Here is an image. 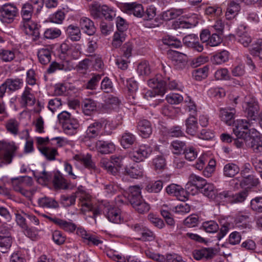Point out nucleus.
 Wrapping results in <instances>:
<instances>
[{
	"label": "nucleus",
	"mask_w": 262,
	"mask_h": 262,
	"mask_svg": "<svg viewBox=\"0 0 262 262\" xmlns=\"http://www.w3.org/2000/svg\"><path fill=\"white\" fill-rule=\"evenodd\" d=\"M229 59V53L228 51L223 50L219 53H216L213 56L212 61L213 63L216 64H221L227 61Z\"/></svg>",
	"instance_id": "obj_40"
},
{
	"label": "nucleus",
	"mask_w": 262,
	"mask_h": 262,
	"mask_svg": "<svg viewBox=\"0 0 262 262\" xmlns=\"http://www.w3.org/2000/svg\"><path fill=\"white\" fill-rule=\"evenodd\" d=\"M186 133L191 136L196 134L198 130V125L196 119L194 116H190L185 121Z\"/></svg>",
	"instance_id": "obj_26"
},
{
	"label": "nucleus",
	"mask_w": 262,
	"mask_h": 262,
	"mask_svg": "<svg viewBox=\"0 0 262 262\" xmlns=\"http://www.w3.org/2000/svg\"><path fill=\"white\" fill-rule=\"evenodd\" d=\"M65 17V14L62 11H57L49 18V21L57 24H61Z\"/></svg>",
	"instance_id": "obj_56"
},
{
	"label": "nucleus",
	"mask_w": 262,
	"mask_h": 262,
	"mask_svg": "<svg viewBox=\"0 0 262 262\" xmlns=\"http://www.w3.org/2000/svg\"><path fill=\"white\" fill-rule=\"evenodd\" d=\"M125 201L119 199L118 202L124 203V202L129 203L132 207L139 213H144L149 211V205L142 198H124Z\"/></svg>",
	"instance_id": "obj_7"
},
{
	"label": "nucleus",
	"mask_w": 262,
	"mask_h": 262,
	"mask_svg": "<svg viewBox=\"0 0 262 262\" xmlns=\"http://www.w3.org/2000/svg\"><path fill=\"white\" fill-rule=\"evenodd\" d=\"M251 207L253 210L262 212V198H255L251 201Z\"/></svg>",
	"instance_id": "obj_64"
},
{
	"label": "nucleus",
	"mask_w": 262,
	"mask_h": 262,
	"mask_svg": "<svg viewBox=\"0 0 262 262\" xmlns=\"http://www.w3.org/2000/svg\"><path fill=\"white\" fill-rule=\"evenodd\" d=\"M240 10V7L238 4L231 2L228 5L226 12V17L227 19L233 18Z\"/></svg>",
	"instance_id": "obj_36"
},
{
	"label": "nucleus",
	"mask_w": 262,
	"mask_h": 262,
	"mask_svg": "<svg viewBox=\"0 0 262 262\" xmlns=\"http://www.w3.org/2000/svg\"><path fill=\"white\" fill-rule=\"evenodd\" d=\"M234 222L236 227L243 232L250 230L252 227V221L247 213H238L236 215Z\"/></svg>",
	"instance_id": "obj_9"
},
{
	"label": "nucleus",
	"mask_w": 262,
	"mask_h": 262,
	"mask_svg": "<svg viewBox=\"0 0 262 262\" xmlns=\"http://www.w3.org/2000/svg\"><path fill=\"white\" fill-rule=\"evenodd\" d=\"M12 243V239L11 236L0 237V251L3 253L6 252L11 247Z\"/></svg>",
	"instance_id": "obj_51"
},
{
	"label": "nucleus",
	"mask_w": 262,
	"mask_h": 262,
	"mask_svg": "<svg viewBox=\"0 0 262 262\" xmlns=\"http://www.w3.org/2000/svg\"><path fill=\"white\" fill-rule=\"evenodd\" d=\"M20 28L27 35L34 37L33 39L36 40L39 36V32L37 24L32 19L27 21H21Z\"/></svg>",
	"instance_id": "obj_11"
},
{
	"label": "nucleus",
	"mask_w": 262,
	"mask_h": 262,
	"mask_svg": "<svg viewBox=\"0 0 262 262\" xmlns=\"http://www.w3.org/2000/svg\"><path fill=\"white\" fill-rule=\"evenodd\" d=\"M138 128L141 136L145 138L148 137L152 133L150 123L147 120L140 121L138 123Z\"/></svg>",
	"instance_id": "obj_25"
},
{
	"label": "nucleus",
	"mask_w": 262,
	"mask_h": 262,
	"mask_svg": "<svg viewBox=\"0 0 262 262\" xmlns=\"http://www.w3.org/2000/svg\"><path fill=\"white\" fill-rule=\"evenodd\" d=\"M167 194L173 196H185V191L182 187L176 184H171L166 188Z\"/></svg>",
	"instance_id": "obj_24"
},
{
	"label": "nucleus",
	"mask_w": 262,
	"mask_h": 262,
	"mask_svg": "<svg viewBox=\"0 0 262 262\" xmlns=\"http://www.w3.org/2000/svg\"><path fill=\"white\" fill-rule=\"evenodd\" d=\"M101 89L105 93H111L113 91V84L111 80L105 77L101 83Z\"/></svg>",
	"instance_id": "obj_62"
},
{
	"label": "nucleus",
	"mask_w": 262,
	"mask_h": 262,
	"mask_svg": "<svg viewBox=\"0 0 262 262\" xmlns=\"http://www.w3.org/2000/svg\"><path fill=\"white\" fill-rule=\"evenodd\" d=\"M214 77L216 80H228L230 78L229 71L226 68L217 70L214 73Z\"/></svg>",
	"instance_id": "obj_57"
},
{
	"label": "nucleus",
	"mask_w": 262,
	"mask_h": 262,
	"mask_svg": "<svg viewBox=\"0 0 262 262\" xmlns=\"http://www.w3.org/2000/svg\"><path fill=\"white\" fill-rule=\"evenodd\" d=\"M33 7L31 4L25 3L23 5L21 10V21H27L32 19Z\"/></svg>",
	"instance_id": "obj_38"
},
{
	"label": "nucleus",
	"mask_w": 262,
	"mask_h": 262,
	"mask_svg": "<svg viewBox=\"0 0 262 262\" xmlns=\"http://www.w3.org/2000/svg\"><path fill=\"white\" fill-rule=\"evenodd\" d=\"M39 206L46 208H56L58 204L53 198H40L38 200Z\"/></svg>",
	"instance_id": "obj_39"
},
{
	"label": "nucleus",
	"mask_w": 262,
	"mask_h": 262,
	"mask_svg": "<svg viewBox=\"0 0 262 262\" xmlns=\"http://www.w3.org/2000/svg\"><path fill=\"white\" fill-rule=\"evenodd\" d=\"M81 29L89 35H93L96 31V28L94 23L89 18L82 17L79 21Z\"/></svg>",
	"instance_id": "obj_19"
},
{
	"label": "nucleus",
	"mask_w": 262,
	"mask_h": 262,
	"mask_svg": "<svg viewBox=\"0 0 262 262\" xmlns=\"http://www.w3.org/2000/svg\"><path fill=\"white\" fill-rule=\"evenodd\" d=\"M100 166L108 172L114 174L117 172V168L113 166L112 162L108 159L102 158L100 161Z\"/></svg>",
	"instance_id": "obj_54"
},
{
	"label": "nucleus",
	"mask_w": 262,
	"mask_h": 262,
	"mask_svg": "<svg viewBox=\"0 0 262 262\" xmlns=\"http://www.w3.org/2000/svg\"><path fill=\"white\" fill-rule=\"evenodd\" d=\"M21 99L23 103L28 105H33L35 103V97L31 93V89L27 88L24 91L22 96Z\"/></svg>",
	"instance_id": "obj_42"
},
{
	"label": "nucleus",
	"mask_w": 262,
	"mask_h": 262,
	"mask_svg": "<svg viewBox=\"0 0 262 262\" xmlns=\"http://www.w3.org/2000/svg\"><path fill=\"white\" fill-rule=\"evenodd\" d=\"M82 108L83 113L89 115L92 112L96 110L97 103L94 100L86 99L83 102Z\"/></svg>",
	"instance_id": "obj_35"
},
{
	"label": "nucleus",
	"mask_w": 262,
	"mask_h": 262,
	"mask_svg": "<svg viewBox=\"0 0 262 262\" xmlns=\"http://www.w3.org/2000/svg\"><path fill=\"white\" fill-rule=\"evenodd\" d=\"M35 177L39 184L47 185L51 182L53 175L50 172L43 170L42 172L35 174Z\"/></svg>",
	"instance_id": "obj_32"
},
{
	"label": "nucleus",
	"mask_w": 262,
	"mask_h": 262,
	"mask_svg": "<svg viewBox=\"0 0 262 262\" xmlns=\"http://www.w3.org/2000/svg\"><path fill=\"white\" fill-rule=\"evenodd\" d=\"M22 84V81L19 79H8L5 81V85L10 91H14L19 89Z\"/></svg>",
	"instance_id": "obj_43"
},
{
	"label": "nucleus",
	"mask_w": 262,
	"mask_h": 262,
	"mask_svg": "<svg viewBox=\"0 0 262 262\" xmlns=\"http://www.w3.org/2000/svg\"><path fill=\"white\" fill-rule=\"evenodd\" d=\"M245 140V144L254 152L262 151V136H248V139Z\"/></svg>",
	"instance_id": "obj_16"
},
{
	"label": "nucleus",
	"mask_w": 262,
	"mask_h": 262,
	"mask_svg": "<svg viewBox=\"0 0 262 262\" xmlns=\"http://www.w3.org/2000/svg\"><path fill=\"white\" fill-rule=\"evenodd\" d=\"M180 200L183 202L174 207L173 211L177 213L181 214L188 213L190 210V205L185 202L186 201L185 199Z\"/></svg>",
	"instance_id": "obj_46"
},
{
	"label": "nucleus",
	"mask_w": 262,
	"mask_h": 262,
	"mask_svg": "<svg viewBox=\"0 0 262 262\" xmlns=\"http://www.w3.org/2000/svg\"><path fill=\"white\" fill-rule=\"evenodd\" d=\"M101 78V75L100 74H94L92 77L88 81L86 84V88L90 90H94L99 81Z\"/></svg>",
	"instance_id": "obj_60"
},
{
	"label": "nucleus",
	"mask_w": 262,
	"mask_h": 262,
	"mask_svg": "<svg viewBox=\"0 0 262 262\" xmlns=\"http://www.w3.org/2000/svg\"><path fill=\"white\" fill-rule=\"evenodd\" d=\"M208 70L206 67L198 69L193 72V77L196 80H201L207 77Z\"/></svg>",
	"instance_id": "obj_58"
},
{
	"label": "nucleus",
	"mask_w": 262,
	"mask_h": 262,
	"mask_svg": "<svg viewBox=\"0 0 262 262\" xmlns=\"http://www.w3.org/2000/svg\"><path fill=\"white\" fill-rule=\"evenodd\" d=\"M244 112L248 118L255 120L257 117L259 107L257 101L254 98L246 97L243 104Z\"/></svg>",
	"instance_id": "obj_6"
},
{
	"label": "nucleus",
	"mask_w": 262,
	"mask_h": 262,
	"mask_svg": "<svg viewBox=\"0 0 262 262\" xmlns=\"http://www.w3.org/2000/svg\"><path fill=\"white\" fill-rule=\"evenodd\" d=\"M19 126V122L14 119H9L6 124V127L7 131L14 135H16L18 134Z\"/></svg>",
	"instance_id": "obj_41"
},
{
	"label": "nucleus",
	"mask_w": 262,
	"mask_h": 262,
	"mask_svg": "<svg viewBox=\"0 0 262 262\" xmlns=\"http://www.w3.org/2000/svg\"><path fill=\"white\" fill-rule=\"evenodd\" d=\"M110 125L109 122L104 118L95 120L88 127L85 132V137L88 139H92L99 136L110 135L111 132L106 130L107 126Z\"/></svg>",
	"instance_id": "obj_1"
},
{
	"label": "nucleus",
	"mask_w": 262,
	"mask_h": 262,
	"mask_svg": "<svg viewBox=\"0 0 262 262\" xmlns=\"http://www.w3.org/2000/svg\"><path fill=\"white\" fill-rule=\"evenodd\" d=\"M17 14L18 9L14 4L8 3L0 7V20L4 23H11Z\"/></svg>",
	"instance_id": "obj_4"
},
{
	"label": "nucleus",
	"mask_w": 262,
	"mask_h": 262,
	"mask_svg": "<svg viewBox=\"0 0 262 262\" xmlns=\"http://www.w3.org/2000/svg\"><path fill=\"white\" fill-rule=\"evenodd\" d=\"M57 225L64 231L71 232L75 231L76 228V226L74 224L60 219L57 223Z\"/></svg>",
	"instance_id": "obj_52"
},
{
	"label": "nucleus",
	"mask_w": 262,
	"mask_h": 262,
	"mask_svg": "<svg viewBox=\"0 0 262 262\" xmlns=\"http://www.w3.org/2000/svg\"><path fill=\"white\" fill-rule=\"evenodd\" d=\"M91 150H96L101 154H109L115 150V145L111 142L98 140L94 145H89Z\"/></svg>",
	"instance_id": "obj_10"
},
{
	"label": "nucleus",
	"mask_w": 262,
	"mask_h": 262,
	"mask_svg": "<svg viewBox=\"0 0 262 262\" xmlns=\"http://www.w3.org/2000/svg\"><path fill=\"white\" fill-rule=\"evenodd\" d=\"M171 146L173 153L177 155L181 154L182 151L184 152L186 148L185 143L178 140L172 141Z\"/></svg>",
	"instance_id": "obj_44"
},
{
	"label": "nucleus",
	"mask_w": 262,
	"mask_h": 262,
	"mask_svg": "<svg viewBox=\"0 0 262 262\" xmlns=\"http://www.w3.org/2000/svg\"><path fill=\"white\" fill-rule=\"evenodd\" d=\"M239 168L235 164L230 163L224 166V175L227 177L232 178L239 172Z\"/></svg>",
	"instance_id": "obj_34"
},
{
	"label": "nucleus",
	"mask_w": 262,
	"mask_h": 262,
	"mask_svg": "<svg viewBox=\"0 0 262 262\" xmlns=\"http://www.w3.org/2000/svg\"><path fill=\"white\" fill-rule=\"evenodd\" d=\"M98 203L100 208L103 207L105 209L106 216L110 222L117 224L120 222L121 211L118 207L105 200H99Z\"/></svg>",
	"instance_id": "obj_3"
},
{
	"label": "nucleus",
	"mask_w": 262,
	"mask_h": 262,
	"mask_svg": "<svg viewBox=\"0 0 262 262\" xmlns=\"http://www.w3.org/2000/svg\"><path fill=\"white\" fill-rule=\"evenodd\" d=\"M243 29H245V28H243ZM236 35L238 41L245 47H248L251 42V37L246 32L243 30V27L238 29Z\"/></svg>",
	"instance_id": "obj_31"
},
{
	"label": "nucleus",
	"mask_w": 262,
	"mask_h": 262,
	"mask_svg": "<svg viewBox=\"0 0 262 262\" xmlns=\"http://www.w3.org/2000/svg\"><path fill=\"white\" fill-rule=\"evenodd\" d=\"M235 112L234 108H222L220 111V117L227 125H231L234 121Z\"/></svg>",
	"instance_id": "obj_17"
},
{
	"label": "nucleus",
	"mask_w": 262,
	"mask_h": 262,
	"mask_svg": "<svg viewBox=\"0 0 262 262\" xmlns=\"http://www.w3.org/2000/svg\"><path fill=\"white\" fill-rule=\"evenodd\" d=\"M61 105V100L57 98L51 99L48 102V108L53 113L60 108Z\"/></svg>",
	"instance_id": "obj_63"
},
{
	"label": "nucleus",
	"mask_w": 262,
	"mask_h": 262,
	"mask_svg": "<svg viewBox=\"0 0 262 262\" xmlns=\"http://www.w3.org/2000/svg\"><path fill=\"white\" fill-rule=\"evenodd\" d=\"M172 61L175 68L178 70L184 69L187 66L186 56L177 51L172 52Z\"/></svg>",
	"instance_id": "obj_18"
},
{
	"label": "nucleus",
	"mask_w": 262,
	"mask_h": 262,
	"mask_svg": "<svg viewBox=\"0 0 262 262\" xmlns=\"http://www.w3.org/2000/svg\"><path fill=\"white\" fill-rule=\"evenodd\" d=\"M151 152L152 149L150 146L142 145L130 154V158L135 162H141L147 158Z\"/></svg>",
	"instance_id": "obj_12"
},
{
	"label": "nucleus",
	"mask_w": 262,
	"mask_h": 262,
	"mask_svg": "<svg viewBox=\"0 0 262 262\" xmlns=\"http://www.w3.org/2000/svg\"><path fill=\"white\" fill-rule=\"evenodd\" d=\"M125 8L130 14H133L138 17H142L144 15V9L141 4L137 3H126Z\"/></svg>",
	"instance_id": "obj_20"
},
{
	"label": "nucleus",
	"mask_w": 262,
	"mask_h": 262,
	"mask_svg": "<svg viewBox=\"0 0 262 262\" xmlns=\"http://www.w3.org/2000/svg\"><path fill=\"white\" fill-rule=\"evenodd\" d=\"M233 132L237 138H246L248 136V130L250 127L253 126V123L245 119H238L234 121Z\"/></svg>",
	"instance_id": "obj_8"
},
{
	"label": "nucleus",
	"mask_w": 262,
	"mask_h": 262,
	"mask_svg": "<svg viewBox=\"0 0 262 262\" xmlns=\"http://www.w3.org/2000/svg\"><path fill=\"white\" fill-rule=\"evenodd\" d=\"M61 34V31L60 29L56 28H51L45 30L44 36L47 39H53L59 37Z\"/></svg>",
	"instance_id": "obj_50"
},
{
	"label": "nucleus",
	"mask_w": 262,
	"mask_h": 262,
	"mask_svg": "<svg viewBox=\"0 0 262 262\" xmlns=\"http://www.w3.org/2000/svg\"><path fill=\"white\" fill-rule=\"evenodd\" d=\"M16 53V50L1 49H0V59L4 62H11L15 58Z\"/></svg>",
	"instance_id": "obj_30"
},
{
	"label": "nucleus",
	"mask_w": 262,
	"mask_h": 262,
	"mask_svg": "<svg viewBox=\"0 0 262 262\" xmlns=\"http://www.w3.org/2000/svg\"><path fill=\"white\" fill-rule=\"evenodd\" d=\"M199 191L206 196H212L213 195H220L223 196H233V194H231L229 191H224L222 192L217 193L216 190L215 192L214 191L213 185L211 184L206 183V181H205V183L200 184Z\"/></svg>",
	"instance_id": "obj_14"
},
{
	"label": "nucleus",
	"mask_w": 262,
	"mask_h": 262,
	"mask_svg": "<svg viewBox=\"0 0 262 262\" xmlns=\"http://www.w3.org/2000/svg\"><path fill=\"white\" fill-rule=\"evenodd\" d=\"M78 127L79 124L77 121L74 118L62 125L64 132L69 135L75 134L77 133V129Z\"/></svg>",
	"instance_id": "obj_28"
},
{
	"label": "nucleus",
	"mask_w": 262,
	"mask_h": 262,
	"mask_svg": "<svg viewBox=\"0 0 262 262\" xmlns=\"http://www.w3.org/2000/svg\"><path fill=\"white\" fill-rule=\"evenodd\" d=\"M40 152L50 161L54 160L55 157L58 155L57 149L55 148L46 146H40L39 147Z\"/></svg>",
	"instance_id": "obj_29"
},
{
	"label": "nucleus",
	"mask_w": 262,
	"mask_h": 262,
	"mask_svg": "<svg viewBox=\"0 0 262 262\" xmlns=\"http://www.w3.org/2000/svg\"><path fill=\"white\" fill-rule=\"evenodd\" d=\"M37 56L41 64H47L51 59V50L48 48H41L38 51Z\"/></svg>",
	"instance_id": "obj_27"
},
{
	"label": "nucleus",
	"mask_w": 262,
	"mask_h": 262,
	"mask_svg": "<svg viewBox=\"0 0 262 262\" xmlns=\"http://www.w3.org/2000/svg\"><path fill=\"white\" fill-rule=\"evenodd\" d=\"M148 85L157 91L160 95H163L165 93V83L163 80H159L157 78H153L148 80Z\"/></svg>",
	"instance_id": "obj_22"
},
{
	"label": "nucleus",
	"mask_w": 262,
	"mask_h": 262,
	"mask_svg": "<svg viewBox=\"0 0 262 262\" xmlns=\"http://www.w3.org/2000/svg\"><path fill=\"white\" fill-rule=\"evenodd\" d=\"M53 177V185L56 190L66 189L68 188V185L67 181L61 173L56 172Z\"/></svg>",
	"instance_id": "obj_23"
},
{
	"label": "nucleus",
	"mask_w": 262,
	"mask_h": 262,
	"mask_svg": "<svg viewBox=\"0 0 262 262\" xmlns=\"http://www.w3.org/2000/svg\"><path fill=\"white\" fill-rule=\"evenodd\" d=\"M125 34L124 32L116 31L113 36L112 45L115 48L121 46L122 42L125 40Z\"/></svg>",
	"instance_id": "obj_47"
},
{
	"label": "nucleus",
	"mask_w": 262,
	"mask_h": 262,
	"mask_svg": "<svg viewBox=\"0 0 262 262\" xmlns=\"http://www.w3.org/2000/svg\"><path fill=\"white\" fill-rule=\"evenodd\" d=\"M150 72V68L148 62L143 61L138 64L137 72L140 75H148Z\"/></svg>",
	"instance_id": "obj_55"
},
{
	"label": "nucleus",
	"mask_w": 262,
	"mask_h": 262,
	"mask_svg": "<svg viewBox=\"0 0 262 262\" xmlns=\"http://www.w3.org/2000/svg\"><path fill=\"white\" fill-rule=\"evenodd\" d=\"M131 228L135 232L137 236L136 239L138 241L151 242L156 238L155 233L141 224H135L131 226Z\"/></svg>",
	"instance_id": "obj_5"
},
{
	"label": "nucleus",
	"mask_w": 262,
	"mask_h": 262,
	"mask_svg": "<svg viewBox=\"0 0 262 262\" xmlns=\"http://www.w3.org/2000/svg\"><path fill=\"white\" fill-rule=\"evenodd\" d=\"M73 159L81 163L85 168L93 169L95 167L94 163L92 160V155L87 154L86 155H76Z\"/></svg>",
	"instance_id": "obj_21"
},
{
	"label": "nucleus",
	"mask_w": 262,
	"mask_h": 262,
	"mask_svg": "<svg viewBox=\"0 0 262 262\" xmlns=\"http://www.w3.org/2000/svg\"><path fill=\"white\" fill-rule=\"evenodd\" d=\"M208 95L211 97L220 98L225 96L224 90L221 88H211L208 90Z\"/></svg>",
	"instance_id": "obj_61"
},
{
	"label": "nucleus",
	"mask_w": 262,
	"mask_h": 262,
	"mask_svg": "<svg viewBox=\"0 0 262 262\" xmlns=\"http://www.w3.org/2000/svg\"><path fill=\"white\" fill-rule=\"evenodd\" d=\"M81 46L79 43H71L69 41L66 40L60 46L59 57L60 58H64L66 56H69L72 59H78L81 55Z\"/></svg>",
	"instance_id": "obj_2"
},
{
	"label": "nucleus",
	"mask_w": 262,
	"mask_h": 262,
	"mask_svg": "<svg viewBox=\"0 0 262 262\" xmlns=\"http://www.w3.org/2000/svg\"><path fill=\"white\" fill-rule=\"evenodd\" d=\"M168 103L171 104H178L183 100V97L177 93H170L166 97Z\"/></svg>",
	"instance_id": "obj_53"
},
{
	"label": "nucleus",
	"mask_w": 262,
	"mask_h": 262,
	"mask_svg": "<svg viewBox=\"0 0 262 262\" xmlns=\"http://www.w3.org/2000/svg\"><path fill=\"white\" fill-rule=\"evenodd\" d=\"M182 14L181 9H171L163 12L161 14V18L165 21H169L175 19Z\"/></svg>",
	"instance_id": "obj_33"
},
{
	"label": "nucleus",
	"mask_w": 262,
	"mask_h": 262,
	"mask_svg": "<svg viewBox=\"0 0 262 262\" xmlns=\"http://www.w3.org/2000/svg\"><path fill=\"white\" fill-rule=\"evenodd\" d=\"M192 255L193 258L197 260H208L214 256L215 251L211 248H203L193 250Z\"/></svg>",
	"instance_id": "obj_15"
},
{
	"label": "nucleus",
	"mask_w": 262,
	"mask_h": 262,
	"mask_svg": "<svg viewBox=\"0 0 262 262\" xmlns=\"http://www.w3.org/2000/svg\"><path fill=\"white\" fill-rule=\"evenodd\" d=\"M69 37L73 41H78L81 38V32L79 27L70 25L67 29Z\"/></svg>",
	"instance_id": "obj_37"
},
{
	"label": "nucleus",
	"mask_w": 262,
	"mask_h": 262,
	"mask_svg": "<svg viewBox=\"0 0 262 262\" xmlns=\"http://www.w3.org/2000/svg\"><path fill=\"white\" fill-rule=\"evenodd\" d=\"M231 72L233 76L241 77L244 76L246 73L245 66L243 63L233 66L231 69Z\"/></svg>",
	"instance_id": "obj_48"
},
{
	"label": "nucleus",
	"mask_w": 262,
	"mask_h": 262,
	"mask_svg": "<svg viewBox=\"0 0 262 262\" xmlns=\"http://www.w3.org/2000/svg\"><path fill=\"white\" fill-rule=\"evenodd\" d=\"M136 138L134 135L130 133H125L122 136L121 143L124 148L132 145L135 141Z\"/></svg>",
	"instance_id": "obj_45"
},
{
	"label": "nucleus",
	"mask_w": 262,
	"mask_h": 262,
	"mask_svg": "<svg viewBox=\"0 0 262 262\" xmlns=\"http://www.w3.org/2000/svg\"><path fill=\"white\" fill-rule=\"evenodd\" d=\"M74 68L75 64L70 60H64L59 62L54 61L50 65L47 69V72L51 74L57 70L69 72L74 69Z\"/></svg>",
	"instance_id": "obj_13"
},
{
	"label": "nucleus",
	"mask_w": 262,
	"mask_h": 262,
	"mask_svg": "<svg viewBox=\"0 0 262 262\" xmlns=\"http://www.w3.org/2000/svg\"><path fill=\"white\" fill-rule=\"evenodd\" d=\"M202 228L207 232L214 233L219 229V225L214 221L205 222L203 223Z\"/></svg>",
	"instance_id": "obj_49"
},
{
	"label": "nucleus",
	"mask_w": 262,
	"mask_h": 262,
	"mask_svg": "<svg viewBox=\"0 0 262 262\" xmlns=\"http://www.w3.org/2000/svg\"><path fill=\"white\" fill-rule=\"evenodd\" d=\"M163 187V183L161 181H157L154 183L149 184L145 188L147 191L149 192L157 193L159 192Z\"/></svg>",
	"instance_id": "obj_59"
}]
</instances>
